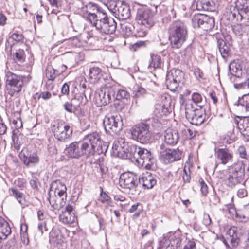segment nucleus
Wrapping results in <instances>:
<instances>
[{
    "mask_svg": "<svg viewBox=\"0 0 249 249\" xmlns=\"http://www.w3.org/2000/svg\"><path fill=\"white\" fill-rule=\"evenodd\" d=\"M130 16V9L129 6L126 4L121 3L120 6L117 9L116 17L121 19L125 20L129 18Z\"/></svg>",
    "mask_w": 249,
    "mask_h": 249,
    "instance_id": "obj_29",
    "label": "nucleus"
},
{
    "mask_svg": "<svg viewBox=\"0 0 249 249\" xmlns=\"http://www.w3.org/2000/svg\"><path fill=\"white\" fill-rule=\"evenodd\" d=\"M140 184H142L145 189H151L156 184L157 180L151 174L147 173L140 178Z\"/></svg>",
    "mask_w": 249,
    "mask_h": 249,
    "instance_id": "obj_26",
    "label": "nucleus"
},
{
    "mask_svg": "<svg viewBox=\"0 0 249 249\" xmlns=\"http://www.w3.org/2000/svg\"><path fill=\"white\" fill-rule=\"evenodd\" d=\"M188 37V31L184 22L180 20L172 22L168 28V38L172 48H180Z\"/></svg>",
    "mask_w": 249,
    "mask_h": 249,
    "instance_id": "obj_1",
    "label": "nucleus"
},
{
    "mask_svg": "<svg viewBox=\"0 0 249 249\" xmlns=\"http://www.w3.org/2000/svg\"><path fill=\"white\" fill-rule=\"evenodd\" d=\"M181 133L184 139L190 140L193 138L196 135L194 131L185 126H184V127L181 129Z\"/></svg>",
    "mask_w": 249,
    "mask_h": 249,
    "instance_id": "obj_40",
    "label": "nucleus"
},
{
    "mask_svg": "<svg viewBox=\"0 0 249 249\" xmlns=\"http://www.w3.org/2000/svg\"><path fill=\"white\" fill-rule=\"evenodd\" d=\"M185 116L188 121L193 125H199L203 123L205 118L202 113L197 107L191 106V107H186Z\"/></svg>",
    "mask_w": 249,
    "mask_h": 249,
    "instance_id": "obj_17",
    "label": "nucleus"
},
{
    "mask_svg": "<svg viewBox=\"0 0 249 249\" xmlns=\"http://www.w3.org/2000/svg\"><path fill=\"white\" fill-rule=\"evenodd\" d=\"M103 73V72L100 68L97 67L91 68L89 71L90 82L92 83L98 82L101 79Z\"/></svg>",
    "mask_w": 249,
    "mask_h": 249,
    "instance_id": "obj_33",
    "label": "nucleus"
},
{
    "mask_svg": "<svg viewBox=\"0 0 249 249\" xmlns=\"http://www.w3.org/2000/svg\"><path fill=\"white\" fill-rule=\"evenodd\" d=\"M236 6L238 10V16L240 17V20H242L244 17L243 14L249 13V0H236Z\"/></svg>",
    "mask_w": 249,
    "mask_h": 249,
    "instance_id": "obj_24",
    "label": "nucleus"
},
{
    "mask_svg": "<svg viewBox=\"0 0 249 249\" xmlns=\"http://www.w3.org/2000/svg\"><path fill=\"white\" fill-rule=\"evenodd\" d=\"M56 69H54L51 66H48L46 70V76L49 80H53L58 75Z\"/></svg>",
    "mask_w": 249,
    "mask_h": 249,
    "instance_id": "obj_44",
    "label": "nucleus"
},
{
    "mask_svg": "<svg viewBox=\"0 0 249 249\" xmlns=\"http://www.w3.org/2000/svg\"><path fill=\"white\" fill-rule=\"evenodd\" d=\"M62 186L65 188H67L65 185L60 180H56L53 181L51 185V188L55 190V193L57 190H61Z\"/></svg>",
    "mask_w": 249,
    "mask_h": 249,
    "instance_id": "obj_51",
    "label": "nucleus"
},
{
    "mask_svg": "<svg viewBox=\"0 0 249 249\" xmlns=\"http://www.w3.org/2000/svg\"><path fill=\"white\" fill-rule=\"evenodd\" d=\"M17 114L19 115L18 113H17ZM12 122L15 125L16 129L18 130L22 127V122L20 116H17L16 119H14Z\"/></svg>",
    "mask_w": 249,
    "mask_h": 249,
    "instance_id": "obj_58",
    "label": "nucleus"
},
{
    "mask_svg": "<svg viewBox=\"0 0 249 249\" xmlns=\"http://www.w3.org/2000/svg\"><path fill=\"white\" fill-rule=\"evenodd\" d=\"M62 186L65 188H67L65 185L60 180H56L53 181L51 185V188L55 190V193L57 190H61Z\"/></svg>",
    "mask_w": 249,
    "mask_h": 249,
    "instance_id": "obj_50",
    "label": "nucleus"
},
{
    "mask_svg": "<svg viewBox=\"0 0 249 249\" xmlns=\"http://www.w3.org/2000/svg\"><path fill=\"white\" fill-rule=\"evenodd\" d=\"M23 135L17 129H15L12 132V142L14 143V148L17 150H19L20 148L22 142L21 137Z\"/></svg>",
    "mask_w": 249,
    "mask_h": 249,
    "instance_id": "obj_35",
    "label": "nucleus"
},
{
    "mask_svg": "<svg viewBox=\"0 0 249 249\" xmlns=\"http://www.w3.org/2000/svg\"><path fill=\"white\" fill-rule=\"evenodd\" d=\"M161 58L157 55L151 56V62H150L149 67H153L154 69L160 68L162 65Z\"/></svg>",
    "mask_w": 249,
    "mask_h": 249,
    "instance_id": "obj_41",
    "label": "nucleus"
},
{
    "mask_svg": "<svg viewBox=\"0 0 249 249\" xmlns=\"http://www.w3.org/2000/svg\"><path fill=\"white\" fill-rule=\"evenodd\" d=\"M6 83L8 93L11 96L19 93L23 87V77L9 71L5 75Z\"/></svg>",
    "mask_w": 249,
    "mask_h": 249,
    "instance_id": "obj_8",
    "label": "nucleus"
},
{
    "mask_svg": "<svg viewBox=\"0 0 249 249\" xmlns=\"http://www.w3.org/2000/svg\"><path fill=\"white\" fill-rule=\"evenodd\" d=\"M192 23L194 28H199L205 31H211L215 27V19L213 16L197 13L193 16Z\"/></svg>",
    "mask_w": 249,
    "mask_h": 249,
    "instance_id": "obj_9",
    "label": "nucleus"
},
{
    "mask_svg": "<svg viewBox=\"0 0 249 249\" xmlns=\"http://www.w3.org/2000/svg\"><path fill=\"white\" fill-rule=\"evenodd\" d=\"M83 10L87 14V18L91 24H93L96 21V16L100 14H104L105 12L96 4L89 2L86 4L83 8Z\"/></svg>",
    "mask_w": 249,
    "mask_h": 249,
    "instance_id": "obj_18",
    "label": "nucleus"
},
{
    "mask_svg": "<svg viewBox=\"0 0 249 249\" xmlns=\"http://www.w3.org/2000/svg\"><path fill=\"white\" fill-rule=\"evenodd\" d=\"M59 231L56 229H53L49 234L50 242L57 244L59 243Z\"/></svg>",
    "mask_w": 249,
    "mask_h": 249,
    "instance_id": "obj_38",
    "label": "nucleus"
},
{
    "mask_svg": "<svg viewBox=\"0 0 249 249\" xmlns=\"http://www.w3.org/2000/svg\"><path fill=\"white\" fill-rule=\"evenodd\" d=\"M74 219V217L71 216L70 213H65L59 216L60 221L65 224H70L73 223Z\"/></svg>",
    "mask_w": 249,
    "mask_h": 249,
    "instance_id": "obj_45",
    "label": "nucleus"
},
{
    "mask_svg": "<svg viewBox=\"0 0 249 249\" xmlns=\"http://www.w3.org/2000/svg\"><path fill=\"white\" fill-rule=\"evenodd\" d=\"M11 233L9 224L2 217L0 216V239L5 240Z\"/></svg>",
    "mask_w": 249,
    "mask_h": 249,
    "instance_id": "obj_27",
    "label": "nucleus"
},
{
    "mask_svg": "<svg viewBox=\"0 0 249 249\" xmlns=\"http://www.w3.org/2000/svg\"><path fill=\"white\" fill-rule=\"evenodd\" d=\"M160 159L165 164H167L180 160L184 156L182 150L178 148H168L164 143H161L158 149Z\"/></svg>",
    "mask_w": 249,
    "mask_h": 249,
    "instance_id": "obj_7",
    "label": "nucleus"
},
{
    "mask_svg": "<svg viewBox=\"0 0 249 249\" xmlns=\"http://www.w3.org/2000/svg\"><path fill=\"white\" fill-rule=\"evenodd\" d=\"M62 188H61V190H57L58 192L57 193V197H60L61 198H63L64 199H66V197H67V192H66V190H67V188H64L62 186Z\"/></svg>",
    "mask_w": 249,
    "mask_h": 249,
    "instance_id": "obj_64",
    "label": "nucleus"
},
{
    "mask_svg": "<svg viewBox=\"0 0 249 249\" xmlns=\"http://www.w3.org/2000/svg\"><path fill=\"white\" fill-rule=\"evenodd\" d=\"M144 124H149V129L150 130L151 127L155 128L158 126L159 124V120L156 118L153 117L151 118H149L148 120H146L144 122Z\"/></svg>",
    "mask_w": 249,
    "mask_h": 249,
    "instance_id": "obj_48",
    "label": "nucleus"
},
{
    "mask_svg": "<svg viewBox=\"0 0 249 249\" xmlns=\"http://www.w3.org/2000/svg\"><path fill=\"white\" fill-rule=\"evenodd\" d=\"M215 155L219 162L224 165L228 163L233 157L231 153L227 148L217 149Z\"/></svg>",
    "mask_w": 249,
    "mask_h": 249,
    "instance_id": "obj_22",
    "label": "nucleus"
},
{
    "mask_svg": "<svg viewBox=\"0 0 249 249\" xmlns=\"http://www.w3.org/2000/svg\"><path fill=\"white\" fill-rule=\"evenodd\" d=\"M146 45V42L143 41H139L135 43L132 45L131 48L134 51H136L138 48L141 47H145Z\"/></svg>",
    "mask_w": 249,
    "mask_h": 249,
    "instance_id": "obj_62",
    "label": "nucleus"
},
{
    "mask_svg": "<svg viewBox=\"0 0 249 249\" xmlns=\"http://www.w3.org/2000/svg\"><path fill=\"white\" fill-rule=\"evenodd\" d=\"M226 209L229 211L230 213H231L232 215L235 214L236 215L238 216V212H237L234 207L233 204H229L225 206Z\"/></svg>",
    "mask_w": 249,
    "mask_h": 249,
    "instance_id": "obj_61",
    "label": "nucleus"
},
{
    "mask_svg": "<svg viewBox=\"0 0 249 249\" xmlns=\"http://www.w3.org/2000/svg\"><path fill=\"white\" fill-rule=\"evenodd\" d=\"M114 91L112 87H108L105 91L100 90L96 95V100L101 106H105L115 101Z\"/></svg>",
    "mask_w": 249,
    "mask_h": 249,
    "instance_id": "obj_19",
    "label": "nucleus"
},
{
    "mask_svg": "<svg viewBox=\"0 0 249 249\" xmlns=\"http://www.w3.org/2000/svg\"><path fill=\"white\" fill-rule=\"evenodd\" d=\"M96 21L92 25L102 34H113L116 29L117 23L112 18H109L107 14H100L95 16Z\"/></svg>",
    "mask_w": 249,
    "mask_h": 249,
    "instance_id": "obj_4",
    "label": "nucleus"
},
{
    "mask_svg": "<svg viewBox=\"0 0 249 249\" xmlns=\"http://www.w3.org/2000/svg\"><path fill=\"white\" fill-rule=\"evenodd\" d=\"M21 159L24 164L27 166L37 164L39 161V159L36 153H33L29 156H27L24 153L21 154Z\"/></svg>",
    "mask_w": 249,
    "mask_h": 249,
    "instance_id": "obj_31",
    "label": "nucleus"
},
{
    "mask_svg": "<svg viewBox=\"0 0 249 249\" xmlns=\"http://www.w3.org/2000/svg\"><path fill=\"white\" fill-rule=\"evenodd\" d=\"M103 124L106 131L110 134L118 133L123 129L122 117L119 115L106 116Z\"/></svg>",
    "mask_w": 249,
    "mask_h": 249,
    "instance_id": "obj_13",
    "label": "nucleus"
},
{
    "mask_svg": "<svg viewBox=\"0 0 249 249\" xmlns=\"http://www.w3.org/2000/svg\"><path fill=\"white\" fill-rule=\"evenodd\" d=\"M136 160L147 169H152L156 161L150 150L140 147L138 151V159Z\"/></svg>",
    "mask_w": 249,
    "mask_h": 249,
    "instance_id": "obj_16",
    "label": "nucleus"
},
{
    "mask_svg": "<svg viewBox=\"0 0 249 249\" xmlns=\"http://www.w3.org/2000/svg\"><path fill=\"white\" fill-rule=\"evenodd\" d=\"M230 73L237 77H241L246 79L245 81L239 84H235L234 87L237 89H249V65L244 68L240 67V65L237 67L233 64L229 65Z\"/></svg>",
    "mask_w": 249,
    "mask_h": 249,
    "instance_id": "obj_11",
    "label": "nucleus"
},
{
    "mask_svg": "<svg viewBox=\"0 0 249 249\" xmlns=\"http://www.w3.org/2000/svg\"><path fill=\"white\" fill-rule=\"evenodd\" d=\"M154 12L148 8H140L137 11L136 19L139 25L150 29L154 24Z\"/></svg>",
    "mask_w": 249,
    "mask_h": 249,
    "instance_id": "obj_15",
    "label": "nucleus"
},
{
    "mask_svg": "<svg viewBox=\"0 0 249 249\" xmlns=\"http://www.w3.org/2000/svg\"><path fill=\"white\" fill-rule=\"evenodd\" d=\"M148 29H147L146 28H145L144 29L140 28L139 29H138L137 30L136 33L134 34V36L136 37H144L146 35Z\"/></svg>",
    "mask_w": 249,
    "mask_h": 249,
    "instance_id": "obj_55",
    "label": "nucleus"
},
{
    "mask_svg": "<svg viewBox=\"0 0 249 249\" xmlns=\"http://www.w3.org/2000/svg\"><path fill=\"white\" fill-rule=\"evenodd\" d=\"M123 31L124 32L125 36H129L132 34V29L134 26L130 24H124L122 26Z\"/></svg>",
    "mask_w": 249,
    "mask_h": 249,
    "instance_id": "obj_53",
    "label": "nucleus"
},
{
    "mask_svg": "<svg viewBox=\"0 0 249 249\" xmlns=\"http://www.w3.org/2000/svg\"><path fill=\"white\" fill-rule=\"evenodd\" d=\"M121 3L120 1L111 0L108 2L107 5L108 10L116 16L117 13V9L120 6Z\"/></svg>",
    "mask_w": 249,
    "mask_h": 249,
    "instance_id": "obj_42",
    "label": "nucleus"
},
{
    "mask_svg": "<svg viewBox=\"0 0 249 249\" xmlns=\"http://www.w3.org/2000/svg\"><path fill=\"white\" fill-rule=\"evenodd\" d=\"M18 236H14L12 238L7 242V246H9V249H14V248L17 247V239Z\"/></svg>",
    "mask_w": 249,
    "mask_h": 249,
    "instance_id": "obj_59",
    "label": "nucleus"
},
{
    "mask_svg": "<svg viewBox=\"0 0 249 249\" xmlns=\"http://www.w3.org/2000/svg\"><path fill=\"white\" fill-rule=\"evenodd\" d=\"M133 140L142 144L151 143L154 140L152 132L149 129V124L143 122L134 125L131 129Z\"/></svg>",
    "mask_w": 249,
    "mask_h": 249,
    "instance_id": "obj_5",
    "label": "nucleus"
},
{
    "mask_svg": "<svg viewBox=\"0 0 249 249\" xmlns=\"http://www.w3.org/2000/svg\"><path fill=\"white\" fill-rule=\"evenodd\" d=\"M140 147H138L136 144H129L125 149V157L124 159H131L134 158L136 160L138 159V151Z\"/></svg>",
    "mask_w": 249,
    "mask_h": 249,
    "instance_id": "obj_32",
    "label": "nucleus"
},
{
    "mask_svg": "<svg viewBox=\"0 0 249 249\" xmlns=\"http://www.w3.org/2000/svg\"><path fill=\"white\" fill-rule=\"evenodd\" d=\"M88 101V100L85 95L84 90L83 93L76 94L74 97L71 100L72 103H77L79 106L85 105Z\"/></svg>",
    "mask_w": 249,
    "mask_h": 249,
    "instance_id": "obj_36",
    "label": "nucleus"
},
{
    "mask_svg": "<svg viewBox=\"0 0 249 249\" xmlns=\"http://www.w3.org/2000/svg\"><path fill=\"white\" fill-rule=\"evenodd\" d=\"M114 92L115 100L128 99L130 97L129 93L124 89H120L116 87H112Z\"/></svg>",
    "mask_w": 249,
    "mask_h": 249,
    "instance_id": "obj_34",
    "label": "nucleus"
},
{
    "mask_svg": "<svg viewBox=\"0 0 249 249\" xmlns=\"http://www.w3.org/2000/svg\"><path fill=\"white\" fill-rule=\"evenodd\" d=\"M245 182L246 181H244L241 187L237 191V196L239 198H242L247 196L248 192L246 189Z\"/></svg>",
    "mask_w": 249,
    "mask_h": 249,
    "instance_id": "obj_46",
    "label": "nucleus"
},
{
    "mask_svg": "<svg viewBox=\"0 0 249 249\" xmlns=\"http://www.w3.org/2000/svg\"><path fill=\"white\" fill-rule=\"evenodd\" d=\"M89 137L91 140L88 142L89 145L92 147V153L89 154V157L94 155L105 154L107 151L108 144L107 142L102 141L100 135L96 132L87 134V138Z\"/></svg>",
    "mask_w": 249,
    "mask_h": 249,
    "instance_id": "obj_12",
    "label": "nucleus"
},
{
    "mask_svg": "<svg viewBox=\"0 0 249 249\" xmlns=\"http://www.w3.org/2000/svg\"><path fill=\"white\" fill-rule=\"evenodd\" d=\"M125 149L121 148L118 145H112L111 154L113 156L124 159V157H125Z\"/></svg>",
    "mask_w": 249,
    "mask_h": 249,
    "instance_id": "obj_37",
    "label": "nucleus"
},
{
    "mask_svg": "<svg viewBox=\"0 0 249 249\" xmlns=\"http://www.w3.org/2000/svg\"><path fill=\"white\" fill-rule=\"evenodd\" d=\"M217 46L219 51L222 57L225 59L229 57L231 54V49L229 44L222 39H217Z\"/></svg>",
    "mask_w": 249,
    "mask_h": 249,
    "instance_id": "obj_28",
    "label": "nucleus"
},
{
    "mask_svg": "<svg viewBox=\"0 0 249 249\" xmlns=\"http://www.w3.org/2000/svg\"><path fill=\"white\" fill-rule=\"evenodd\" d=\"M51 128L54 138L59 142H67L72 137V129L69 125H64V122L60 120L53 121Z\"/></svg>",
    "mask_w": 249,
    "mask_h": 249,
    "instance_id": "obj_6",
    "label": "nucleus"
},
{
    "mask_svg": "<svg viewBox=\"0 0 249 249\" xmlns=\"http://www.w3.org/2000/svg\"><path fill=\"white\" fill-rule=\"evenodd\" d=\"M238 152L239 153V155L240 157L243 159H246L247 158V152L246 150L245 147L243 146H240L238 149Z\"/></svg>",
    "mask_w": 249,
    "mask_h": 249,
    "instance_id": "obj_63",
    "label": "nucleus"
},
{
    "mask_svg": "<svg viewBox=\"0 0 249 249\" xmlns=\"http://www.w3.org/2000/svg\"><path fill=\"white\" fill-rule=\"evenodd\" d=\"M179 136L176 130L167 129L165 131L164 142L169 145H175L178 141Z\"/></svg>",
    "mask_w": 249,
    "mask_h": 249,
    "instance_id": "obj_23",
    "label": "nucleus"
},
{
    "mask_svg": "<svg viewBox=\"0 0 249 249\" xmlns=\"http://www.w3.org/2000/svg\"><path fill=\"white\" fill-rule=\"evenodd\" d=\"M184 73L178 69H173L168 72L166 77V84L171 91H175L180 83L184 80Z\"/></svg>",
    "mask_w": 249,
    "mask_h": 249,
    "instance_id": "obj_14",
    "label": "nucleus"
},
{
    "mask_svg": "<svg viewBox=\"0 0 249 249\" xmlns=\"http://www.w3.org/2000/svg\"><path fill=\"white\" fill-rule=\"evenodd\" d=\"M200 186H201V191L203 195H206L208 192V188L207 184L204 181V180L201 179L199 180Z\"/></svg>",
    "mask_w": 249,
    "mask_h": 249,
    "instance_id": "obj_60",
    "label": "nucleus"
},
{
    "mask_svg": "<svg viewBox=\"0 0 249 249\" xmlns=\"http://www.w3.org/2000/svg\"><path fill=\"white\" fill-rule=\"evenodd\" d=\"M201 9L204 11H212L214 10V3L210 1L201 2L200 3Z\"/></svg>",
    "mask_w": 249,
    "mask_h": 249,
    "instance_id": "obj_47",
    "label": "nucleus"
},
{
    "mask_svg": "<svg viewBox=\"0 0 249 249\" xmlns=\"http://www.w3.org/2000/svg\"><path fill=\"white\" fill-rule=\"evenodd\" d=\"M239 120L235 121L241 134L248 140L249 139V116L248 117L237 116Z\"/></svg>",
    "mask_w": 249,
    "mask_h": 249,
    "instance_id": "obj_21",
    "label": "nucleus"
},
{
    "mask_svg": "<svg viewBox=\"0 0 249 249\" xmlns=\"http://www.w3.org/2000/svg\"><path fill=\"white\" fill-rule=\"evenodd\" d=\"M87 138V135L83 138L82 142H74L67 145L65 149V153L68 158L78 159L82 156L89 157L92 153L91 146L88 142L92 140Z\"/></svg>",
    "mask_w": 249,
    "mask_h": 249,
    "instance_id": "obj_2",
    "label": "nucleus"
},
{
    "mask_svg": "<svg viewBox=\"0 0 249 249\" xmlns=\"http://www.w3.org/2000/svg\"><path fill=\"white\" fill-rule=\"evenodd\" d=\"M36 95L38 96V99L42 98L44 100L49 99L52 96L51 93L49 91L42 92L40 93H36Z\"/></svg>",
    "mask_w": 249,
    "mask_h": 249,
    "instance_id": "obj_56",
    "label": "nucleus"
},
{
    "mask_svg": "<svg viewBox=\"0 0 249 249\" xmlns=\"http://www.w3.org/2000/svg\"><path fill=\"white\" fill-rule=\"evenodd\" d=\"M99 200L102 203H107V204H109V203L111 202L110 197L106 192L103 191L102 188L101 189L100 198Z\"/></svg>",
    "mask_w": 249,
    "mask_h": 249,
    "instance_id": "obj_49",
    "label": "nucleus"
},
{
    "mask_svg": "<svg viewBox=\"0 0 249 249\" xmlns=\"http://www.w3.org/2000/svg\"><path fill=\"white\" fill-rule=\"evenodd\" d=\"M134 92L135 93V96L136 97L142 96L146 94V89L142 87L139 86H137V87L134 88Z\"/></svg>",
    "mask_w": 249,
    "mask_h": 249,
    "instance_id": "obj_52",
    "label": "nucleus"
},
{
    "mask_svg": "<svg viewBox=\"0 0 249 249\" xmlns=\"http://www.w3.org/2000/svg\"><path fill=\"white\" fill-rule=\"evenodd\" d=\"M222 241L226 248H229L230 242L233 247H236L239 244L240 238L238 237L235 227L230 228L227 232L226 238L222 237Z\"/></svg>",
    "mask_w": 249,
    "mask_h": 249,
    "instance_id": "obj_20",
    "label": "nucleus"
},
{
    "mask_svg": "<svg viewBox=\"0 0 249 249\" xmlns=\"http://www.w3.org/2000/svg\"><path fill=\"white\" fill-rule=\"evenodd\" d=\"M14 59L18 62L22 63L25 61L26 54L24 49H18L14 54Z\"/></svg>",
    "mask_w": 249,
    "mask_h": 249,
    "instance_id": "obj_39",
    "label": "nucleus"
},
{
    "mask_svg": "<svg viewBox=\"0 0 249 249\" xmlns=\"http://www.w3.org/2000/svg\"><path fill=\"white\" fill-rule=\"evenodd\" d=\"M23 36L20 33H14L10 36V38L17 42H19L23 40Z\"/></svg>",
    "mask_w": 249,
    "mask_h": 249,
    "instance_id": "obj_57",
    "label": "nucleus"
},
{
    "mask_svg": "<svg viewBox=\"0 0 249 249\" xmlns=\"http://www.w3.org/2000/svg\"><path fill=\"white\" fill-rule=\"evenodd\" d=\"M238 105L245 107L246 110L249 111V93L239 98Z\"/></svg>",
    "mask_w": 249,
    "mask_h": 249,
    "instance_id": "obj_43",
    "label": "nucleus"
},
{
    "mask_svg": "<svg viewBox=\"0 0 249 249\" xmlns=\"http://www.w3.org/2000/svg\"><path fill=\"white\" fill-rule=\"evenodd\" d=\"M48 199L53 209L59 210L66 204V199L57 197L56 195L52 196H50Z\"/></svg>",
    "mask_w": 249,
    "mask_h": 249,
    "instance_id": "obj_30",
    "label": "nucleus"
},
{
    "mask_svg": "<svg viewBox=\"0 0 249 249\" xmlns=\"http://www.w3.org/2000/svg\"><path fill=\"white\" fill-rule=\"evenodd\" d=\"M140 182V177L132 172H124L120 177L119 183L121 187L124 189L126 193L130 195L131 198H134L139 194L138 186Z\"/></svg>",
    "mask_w": 249,
    "mask_h": 249,
    "instance_id": "obj_3",
    "label": "nucleus"
},
{
    "mask_svg": "<svg viewBox=\"0 0 249 249\" xmlns=\"http://www.w3.org/2000/svg\"><path fill=\"white\" fill-rule=\"evenodd\" d=\"M192 102L194 103L192 104H186V107H191V106L193 105L194 107H197L199 109L202 108L205 103L206 102V100L205 97H203L200 93L198 92H194L192 95Z\"/></svg>",
    "mask_w": 249,
    "mask_h": 249,
    "instance_id": "obj_25",
    "label": "nucleus"
},
{
    "mask_svg": "<svg viewBox=\"0 0 249 249\" xmlns=\"http://www.w3.org/2000/svg\"><path fill=\"white\" fill-rule=\"evenodd\" d=\"M245 176V167L243 163H238L234 165L229 172L226 180L227 185L233 188L241 183L244 180Z\"/></svg>",
    "mask_w": 249,
    "mask_h": 249,
    "instance_id": "obj_10",
    "label": "nucleus"
},
{
    "mask_svg": "<svg viewBox=\"0 0 249 249\" xmlns=\"http://www.w3.org/2000/svg\"><path fill=\"white\" fill-rule=\"evenodd\" d=\"M129 144V143L125 141L124 139L119 138L118 140L114 142L113 145H118L121 148L124 149L126 148V146H127Z\"/></svg>",
    "mask_w": 249,
    "mask_h": 249,
    "instance_id": "obj_54",
    "label": "nucleus"
}]
</instances>
